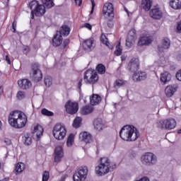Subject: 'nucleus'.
<instances>
[{
  "label": "nucleus",
  "mask_w": 181,
  "mask_h": 181,
  "mask_svg": "<svg viewBox=\"0 0 181 181\" xmlns=\"http://www.w3.org/2000/svg\"><path fill=\"white\" fill-rule=\"evenodd\" d=\"M63 156H64L63 148L60 146H57L54 150V162H60Z\"/></svg>",
  "instance_id": "4468645a"
},
{
  "label": "nucleus",
  "mask_w": 181,
  "mask_h": 181,
  "mask_svg": "<svg viewBox=\"0 0 181 181\" xmlns=\"http://www.w3.org/2000/svg\"><path fill=\"white\" fill-rule=\"evenodd\" d=\"M23 141L25 144V145L29 146V145L32 144V137H30V135L26 134L24 136H23Z\"/></svg>",
  "instance_id": "72a5a7b5"
},
{
  "label": "nucleus",
  "mask_w": 181,
  "mask_h": 181,
  "mask_svg": "<svg viewBox=\"0 0 181 181\" xmlns=\"http://www.w3.org/2000/svg\"><path fill=\"white\" fill-rule=\"evenodd\" d=\"M79 139L81 141H83L86 144H90L91 141H93V138L91 137V134H90L87 132H83L79 134Z\"/></svg>",
  "instance_id": "a211bd4d"
},
{
  "label": "nucleus",
  "mask_w": 181,
  "mask_h": 181,
  "mask_svg": "<svg viewBox=\"0 0 181 181\" xmlns=\"http://www.w3.org/2000/svg\"><path fill=\"white\" fill-rule=\"evenodd\" d=\"M57 33L61 35V36H69V35H70V28L66 25H62L60 28L59 33Z\"/></svg>",
  "instance_id": "c85d7f7f"
},
{
  "label": "nucleus",
  "mask_w": 181,
  "mask_h": 181,
  "mask_svg": "<svg viewBox=\"0 0 181 181\" xmlns=\"http://www.w3.org/2000/svg\"><path fill=\"white\" fill-rule=\"evenodd\" d=\"M111 169V165H110V160L107 157L100 158V165L95 168L96 175L99 176H103L105 173H108Z\"/></svg>",
  "instance_id": "39448f33"
},
{
  "label": "nucleus",
  "mask_w": 181,
  "mask_h": 181,
  "mask_svg": "<svg viewBox=\"0 0 181 181\" xmlns=\"http://www.w3.org/2000/svg\"><path fill=\"white\" fill-rule=\"evenodd\" d=\"M63 42V37L62 35H59L57 33V34L54 35V38L52 39V45L53 46H55V47H57V46H60L62 43Z\"/></svg>",
  "instance_id": "412c9836"
},
{
  "label": "nucleus",
  "mask_w": 181,
  "mask_h": 181,
  "mask_svg": "<svg viewBox=\"0 0 181 181\" xmlns=\"http://www.w3.org/2000/svg\"><path fill=\"white\" fill-rule=\"evenodd\" d=\"M16 97L18 100H23V98H25V92L22 90L18 91Z\"/></svg>",
  "instance_id": "c03bdc74"
},
{
  "label": "nucleus",
  "mask_w": 181,
  "mask_h": 181,
  "mask_svg": "<svg viewBox=\"0 0 181 181\" xmlns=\"http://www.w3.org/2000/svg\"><path fill=\"white\" fill-rule=\"evenodd\" d=\"M136 76V81H144V80H146V72L145 71L138 72Z\"/></svg>",
  "instance_id": "473e14b6"
},
{
  "label": "nucleus",
  "mask_w": 181,
  "mask_h": 181,
  "mask_svg": "<svg viewBox=\"0 0 181 181\" xmlns=\"http://www.w3.org/2000/svg\"><path fill=\"white\" fill-rule=\"evenodd\" d=\"M157 127L160 129H173L176 127V120L175 119H168L157 122Z\"/></svg>",
  "instance_id": "6e6552de"
},
{
  "label": "nucleus",
  "mask_w": 181,
  "mask_h": 181,
  "mask_svg": "<svg viewBox=\"0 0 181 181\" xmlns=\"http://www.w3.org/2000/svg\"><path fill=\"white\" fill-rule=\"evenodd\" d=\"M43 5L39 4V1L34 0L30 3V8L31 9V19L35 18L33 13L35 12L36 16H42L46 13V8L50 9L54 6V2L53 0H41Z\"/></svg>",
  "instance_id": "f257e3e1"
},
{
  "label": "nucleus",
  "mask_w": 181,
  "mask_h": 181,
  "mask_svg": "<svg viewBox=\"0 0 181 181\" xmlns=\"http://www.w3.org/2000/svg\"><path fill=\"white\" fill-rule=\"evenodd\" d=\"M18 84L23 90H28L32 87V82L29 79H22L18 81Z\"/></svg>",
  "instance_id": "f3484780"
},
{
  "label": "nucleus",
  "mask_w": 181,
  "mask_h": 181,
  "mask_svg": "<svg viewBox=\"0 0 181 181\" xmlns=\"http://www.w3.org/2000/svg\"><path fill=\"white\" fill-rule=\"evenodd\" d=\"M172 79V75L168 72H165L160 74V82L163 84H168L169 81Z\"/></svg>",
  "instance_id": "4be33fe9"
},
{
  "label": "nucleus",
  "mask_w": 181,
  "mask_h": 181,
  "mask_svg": "<svg viewBox=\"0 0 181 181\" xmlns=\"http://www.w3.org/2000/svg\"><path fill=\"white\" fill-rule=\"evenodd\" d=\"M8 180V178H4L3 180H0V181H6Z\"/></svg>",
  "instance_id": "774afa93"
},
{
  "label": "nucleus",
  "mask_w": 181,
  "mask_h": 181,
  "mask_svg": "<svg viewBox=\"0 0 181 181\" xmlns=\"http://www.w3.org/2000/svg\"><path fill=\"white\" fill-rule=\"evenodd\" d=\"M84 28H86L87 29H89V30H91L92 26L90 25V23H85L83 25Z\"/></svg>",
  "instance_id": "864d4df0"
},
{
  "label": "nucleus",
  "mask_w": 181,
  "mask_h": 181,
  "mask_svg": "<svg viewBox=\"0 0 181 181\" xmlns=\"http://www.w3.org/2000/svg\"><path fill=\"white\" fill-rule=\"evenodd\" d=\"M41 112L43 115H47V117H53V115H54L52 112H50L45 108L42 109Z\"/></svg>",
  "instance_id": "37998d69"
},
{
  "label": "nucleus",
  "mask_w": 181,
  "mask_h": 181,
  "mask_svg": "<svg viewBox=\"0 0 181 181\" xmlns=\"http://www.w3.org/2000/svg\"><path fill=\"white\" fill-rule=\"evenodd\" d=\"M83 121V119L80 117H77L74 120L73 123L74 128H80L81 127V122Z\"/></svg>",
  "instance_id": "f704fd0d"
},
{
  "label": "nucleus",
  "mask_w": 181,
  "mask_h": 181,
  "mask_svg": "<svg viewBox=\"0 0 181 181\" xmlns=\"http://www.w3.org/2000/svg\"><path fill=\"white\" fill-rule=\"evenodd\" d=\"M124 11H125V12H127V13L129 16V11H128V9L127 8H124Z\"/></svg>",
  "instance_id": "0e129e2a"
},
{
  "label": "nucleus",
  "mask_w": 181,
  "mask_h": 181,
  "mask_svg": "<svg viewBox=\"0 0 181 181\" xmlns=\"http://www.w3.org/2000/svg\"><path fill=\"white\" fill-rule=\"evenodd\" d=\"M177 30L178 33H181V21L177 24Z\"/></svg>",
  "instance_id": "3c124183"
},
{
  "label": "nucleus",
  "mask_w": 181,
  "mask_h": 181,
  "mask_svg": "<svg viewBox=\"0 0 181 181\" xmlns=\"http://www.w3.org/2000/svg\"><path fill=\"white\" fill-rule=\"evenodd\" d=\"M5 144H6L7 145H11V141L9 140V139H6L4 140Z\"/></svg>",
  "instance_id": "bf43d9fd"
},
{
  "label": "nucleus",
  "mask_w": 181,
  "mask_h": 181,
  "mask_svg": "<svg viewBox=\"0 0 181 181\" xmlns=\"http://www.w3.org/2000/svg\"><path fill=\"white\" fill-rule=\"evenodd\" d=\"M170 6L173 9H181V0H170Z\"/></svg>",
  "instance_id": "7c9ffc66"
},
{
  "label": "nucleus",
  "mask_w": 181,
  "mask_h": 181,
  "mask_svg": "<svg viewBox=\"0 0 181 181\" xmlns=\"http://www.w3.org/2000/svg\"><path fill=\"white\" fill-rule=\"evenodd\" d=\"M90 2L92 4V9L90 11V15H93V13L94 12V8H95V3L94 2V0H90Z\"/></svg>",
  "instance_id": "09e8293b"
},
{
  "label": "nucleus",
  "mask_w": 181,
  "mask_h": 181,
  "mask_svg": "<svg viewBox=\"0 0 181 181\" xmlns=\"http://www.w3.org/2000/svg\"><path fill=\"white\" fill-rule=\"evenodd\" d=\"M116 48L117 49L115 51V54H116V56H121L122 54V48L121 47V43L119 42Z\"/></svg>",
  "instance_id": "79ce46f5"
},
{
  "label": "nucleus",
  "mask_w": 181,
  "mask_h": 181,
  "mask_svg": "<svg viewBox=\"0 0 181 181\" xmlns=\"http://www.w3.org/2000/svg\"><path fill=\"white\" fill-rule=\"evenodd\" d=\"M67 177H68V175H65L62 177V178L59 181H66V178H67Z\"/></svg>",
  "instance_id": "13d9d810"
},
{
  "label": "nucleus",
  "mask_w": 181,
  "mask_h": 181,
  "mask_svg": "<svg viewBox=\"0 0 181 181\" xmlns=\"http://www.w3.org/2000/svg\"><path fill=\"white\" fill-rule=\"evenodd\" d=\"M83 47L84 50H88V52L93 50V49H94L95 47L94 40H93V38H89L88 40H84Z\"/></svg>",
  "instance_id": "dca6fc26"
},
{
  "label": "nucleus",
  "mask_w": 181,
  "mask_h": 181,
  "mask_svg": "<svg viewBox=\"0 0 181 181\" xmlns=\"http://www.w3.org/2000/svg\"><path fill=\"white\" fill-rule=\"evenodd\" d=\"M65 108L67 114L74 115L78 111V103L69 100L65 104Z\"/></svg>",
  "instance_id": "9b49d317"
},
{
  "label": "nucleus",
  "mask_w": 181,
  "mask_h": 181,
  "mask_svg": "<svg viewBox=\"0 0 181 181\" xmlns=\"http://www.w3.org/2000/svg\"><path fill=\"white\" fill-rule=\"evenodd\" d=\"M136 38V30L132 29L129 32L127 38L126 40V46L131 47L132 45H135V40Z\"/></svg>",
  "instance_id": "ddd939ff"
},
{
  "label": "nucleus",
  "mask_w": 181,
  "mask_h": 181,
  "mask_svg": "<svg viewBox=\"0 0 181 181\" xmlns=\"http://www.w3.org/2000/svg\"><path fill=\"white\" fill-rule=\"evenodd\" d=\"M75 2L78 6H81V4H83V0H75Z\"/></svg>",
  "instance_id": "6e6d98bb"
},
{
  "label": "nucleus",
  "mask_w": 181,
  "mask_h": 181,
  "mask_svg": "<svg viewBox=\"0 0 181 181\" xmlns=\"http://www.w3.org/2000/svg\"><path fill=\"white\" fill-rule=\"evenodd\" d=\"M129 158H131V159H134V158H136V148L133 147L129 151Z\"/></svg>",
  "instance_id": "a19ab883"
},
{
  "label": "nucleus",
  "mask_w": 181,
  "mask_h": 181,
  "mask_svg": "<svg viewBox=\"0 0 181 181\" xmlns=\"http://www.w3.org/2000/svg\"><path fill=\"white\" fill-rule=\"evenodd\" d=\"M29 52H30V48H29V46H25L23 47L24 54H28Z\"/></svg>",
  "instance_id": "49530a36"
},
{
  "label": "nucleus",
  "mask_w": 181,
  "mask_h": 181,
  "mask_svg": "<svg viewBox=\"0 0 181 181\" xmlns=\"http://www.w3.org/2000/svg\"><path fill=\"white\" fill-rule=\"evenodd\" d=\"M91 105H98L101 103V96L97 94H93L90 98Z\"/></svg>",
  "instance_id": "5701e85b"
},
{
  "label": "nucleus",
  "mask_w": 181,
  "mask_h": 181,
  "mask_svg": "<svg viewBox=\"0 0 181 181\" xmlns=\"http://www.w3.org/2000/svg\"><path fill=\"white\" fill-rule=\"evenodd\" d=\"M107 26H109L110 28H112V26H114V23L111 21H109L107 22Z\"/></svg>",
  "instance_id": "4d7b16f0"
},
{
  "label": "nucleus",
  "mask_w": 181,
  "mask_h": 181,
  "mask_svg": "<svg viewBox=\"0 0 181 181\" xmlns=\"http://www.w3.org/2000/svg\"><path fill=\"white\" fill-rule=\"evenodd\" d=\"M28 117L22 112L15 111L10 114L8 123L14 128L21 129L26 126Z\"/></svg>",
  "instance_id": "f03ea898"
},
{
  "label": "nucleus",
  "mask_w": 181,
  "mask_h": 181,
  "mask_svg": "<svg viewBox=\"0 0 181 181\" xmlns=\"http://www.w3.org/2000/svg\"><path fill=\"white\" fill-rule=\"evenodd\" d=\"M167 97H172L176 93V88L172 86H168L165 89Z\"/></svg>",
  "instance_id": "c756f323"
},
{
  "label": "nucleus",
  "mask_w": 181,
  "mask_h": 181,
  "mask_svg": "<svg viewBox=\"0 0 181 181\" xmlns=\"http://www.w3.org/2000/svg\"><path fill=\"white\" fill-rule=\"evenodd\" d=\"M0 129H2V122L0 121Z\"/></svg>",
  "instance_id": "338daca9"
},
{
  "label": "nucleus",
  "mask_w": 181,
  "mask_h": 181,
  "mask_svg": "<svg viewBox=\"0 0 181 181\" xmlns=\"http://www.w3.org/2000/svg\"><path fill=\"white\" fill-rule=\"evenodd\" d=\"M141 8L146 12L151 11V8H152V0H142Z\"/></svg>",
  "instance_id": "b1692460"
},
{
  "label": "nucleus",
  "mask_w": 181,
  "mask_h": 181,
  "mask_svg": "<svg viewBox=\"0 0 181 181\" xmlns=\"http://www.w3.org/2000/svg\"><path fill=\"white\" fill-rule=\"evenodd\" d=\"M127 81L122 80V79H117L115 82V88H119V87H122V86H125Z\"/></svg>",
  "instance_id": "c9c22d12"
},
{
  "label": "nucleus",
  "mask_w": 181,
  "mask_h": 181,
  "mask_svg": "<svg viewBox=\"0 0 181 181\" xmlns=\"http://www.w3.org/2000/svg\"><path fill=\"white\" fill-rule=\"evenodd\" d=\"M170 47V40L164 38L162 41V46H158L159 52H163V49H169Z\"/></svg>",
  "instance_id": "393cba45"
},
{
  "label": "nucleus",
  "mask_w": 181,
  "mask_h": 181,
  "mask_svg": "<svg viewBox=\"0 0 181 181\" xmlns=\"http://www.w3.org/2000/svg\"><path fill=\"white\" fill-rule=\"evenodd\" d=\"M134 134H135V127L132 125H125L121 129L119 132V136L123 141L132 142V141H135L136 139V137L132 139Z\"/></svg>",
  "instance_id": "7ed1b4c3"
},
{
  "label": "nucleus",
  "mask_w": 181,
  "mask_h": 181,
  "mask_svg": "<svg viewBox=\"0 0 181 181\" xmlns=\"http://www.w3.org/2000/svg\"><path fill=\"white\" fill-rule=\"evenodd\" d=\"M53 83V79L52 78V76H46L45 77V84L46 87H50L52 84Z\"/></svg>",
  "instance_id": "4c0bfd02"
},
{
  "label": "nucleus",
  "mask_w": 181,
  "mask_h": 181,
  "mask_svg": "<svg viewBox=\"0 0 181 181\" xmlns=\"http://www.w3.org/2000/svg\"><path fill=\"white\" fill-rule=\"evenodd\" d=\"M150 16L153 18V19H162V16H163V13H162V11H160V9L156 8L150 11Z\"/></svg>",
  "instance_id": "2eb2a0df"
},
{
  "label": "nucleus",
  "mask_w": 181,
  "mask_h": 181,
  "mask_svg": "<svg viewBox=\"0 0 181 181\" xmlns=\"http://www.w3.org/2000/svg\"><path fill=\"white\" fill-rule=\"evenodd\" d=\"M96 71L98 74H104L105 73V66L102 64H99L96 67Z\"/></svg>",
  "instance_id": "e433bc0d"
},
{
  "label": "nucleus",
  "mask_w": 181,
  "mask_h": 181,
  "mask_svg": "<svg viewBox=\"0 0 181 181\" xmlns=\"http://www.w3.org/2000/svg\"><path fill=\"white\" fill-rule=\"evenodd\" d=\"M121 60H122V62H125V60H127V57L126 56H122L121 57Z\"/></svg>",
  "instance_id": "680f3d73"
},
{
  "label": "nucleus",
  "mask_w": 181,
  "mask_h": 181,
  "mask_svg": "<svg viewBox=\"0 0 181 181\" xmlns=\"http://www.w3.org/2000/svg\"><path fill=\"white\" fill-rule=\"evenodd\" d=\"M93 127L96 131H103L105 127L103 119H95L93 122Z\"/></svg>",
  "instance_id": "6ab92c4d"
},
{
  "label": "nucleus",
  "mask_w": 181,
  "mask_h": 181,
  "mask_svg": "<svg viewBox=\"0 0 181 181\" xmlns=\"http://www.w3.org/2000/svg\"><path fill=\"white\" fill-rule=\"evenodd\" d=\"M33 134L37 136V138H40L42 135H43V127L42 126L37 124L34 127V130Z\"/></svg>",
  "instance_id": "a878e982"
},
{
  "label": "nucleus",
  "mask_w": 181,
  "mask_h": 181,
  "mask_svg": "<svg viewBox=\"0 0 181 181\" xmlns=\"http://www.w3.org/2000/svg\"><path fill=\"white\" fill-rule=\"evenodd\" d=\"M81 86H83V79H80V81L78 83V88L79 90H81Z\"/></svg>",
  "instance_id": "5fc2aeb1"
},
{
  "label": "nucleus",
  "mask_w": 181,
  "mask_h": 181,
  "mask_svg": "<svg viewBox=\"0 0 181 181\" xmlns=\"http://www.w3.org/2000/svg\"><path fill=\"white\" fill-rule=\"evenodd\" d=\"M127 69H128L129 71L135 73V70H136V58H132L130 60V62L127 66Z\"/></svg>",
  "instance_id": "bb28decb"
},
{
  "label": "nucleus",
  "mask_w": 181,
  "mask_h": 181,
  "mask_svg": "<svg viewBox=\"0 0 181 181\" xmlns=\"http://www.w3.org/2000/svg\"><path fill=\"white\" fill-rule=\"evenodd\" d=\"M30 77L35 83L42 81L43 74L42 73V70H40V65L39 64L33 63L30 65Z\"/></svg>",
  "instance_id": "20e7f679"
},
{
  "label": "nucleus",
  "mask_w": 181,
  "mask_h": 181,
  "mask_svg": "<svg viewBox=\"0 0 181 181\" xmlns=\"http://www.w3.org/2000/svg\"><path fill=\"white\" fill-rule=\"evenodd\" d=\"M49 180V172L45 171L42 175V181Z\"/></svg>",
  "instance_id": "a18cd8bd"
},
{
  "label": "nucleus",
  "mask_w": 181,
  "mask_h": 181,
  "mask_svg": "<svg viewBox=\"0 0 181 181\" xmlns=\"http://www.w3.org/2000/svg\"><path fill=\"white\" fill-rule=\"evenodd\" d=\"M88 175V168L87 166L81 167L78 170L74 175V181H85Z\"/></svg>",
  "instance_id": "9d476101"
},
{
  "label": "nucleus",
  "mask_w": 181,
  "mask_h": 181,
  "mask_svg": "<svg viewBox=\"0 0 181 181\" xmlns=\"http://www.w3.org/2000/svg\"><path fill=\"white\" fill-rule=\"evenodd\" d=\"M52 134L55 139H57V141H63L66 137L67 130H66V127L62 124H57L53 128Z\"/></svg>",
  "instance_id": "423d86ee"
},
{
  "label": "nucleus",
  "mask_w": 181,
  "mask_h": 181,
  "mask_svg": "<svg viewBox=\"0 0 181 181\" xmlns=\"http://www.w3.org/2000/svg\"><path fill=\"white\" fill-rule=\"evenodd\" d=\"M25 170V164L23 163H18L16 168V175H19Z\"/></svg>",
  "instance_id": "2f4dec72"
},
{
  "label": "nucleus",
  "mask_w": 181,
  "mask_h": 181,
  "mask_svg": "<svg viewBox=\"0 0 181 181\" xmlns=\"http://www.w3.org/2000/svg\"><path fill=\"white\" fill-rule=\"evenodd\" d=\"M74 142V134H71L68 136L67 141H66V145L67 146H71L73 145V143Z\"/></svg>",
  "instance_id": "ea45409f"
},
{
  "label": "nucleus",
  "mask_w": 181,
  "mask_h": 181,
  "mask_svg": "<svg viewBox=\"0 0 181 181\" xmlns=\"http://www.w3.org/2000/svg\"><path fill=\"white\" fill-rule=\"evenodd\" d=\"M12 28H13V32L15 33L16 32V22L13 21L12 24Z\"/></svg>",
  "instance_id": "603ef678"
},
{
  "label": "nucleus",
  "mask_w": 181,
  "mask_h": 181,
  "mask_svg": "<svg viewBox=\"0 0 181 181\" xmlns=\"http://www.w3.org/2000/svg\"><path fill=\"white\" fill-rule=\"evenodd\" d=\"M103 16L105 18H114V6L111 3H106L103 6Z\"/></svg>",
  "instance_id": "f8f14e48"
},
{
  "label": "nucleus",
  "mask_w": 181,
  "mask_h": 181,
  "mask_svg": "<svg viewBox=\"0 0 181 181\" xmlns=\"http://www.w3.org/2000/svg\"><path fill=\"white\" fill-rule=\"evenodd\" d=\"M141 162L146 166H152L158 162V157L153 153L146 152L141 156Z\"/></svg>",
  "instance_id": "0eeeda50"
},
{
  "label": "nucleus",
  "mask_w": 181,
  "mask_h": 181,
  "mask_svg": "<svg viewBox=\"0 0 181 181\" xmlns=\"http://www.w3.org/2000/svg\"><path fill=\"white\" fill-rule=\"evenodd\" d=\"M133 81H136V78H135V74H134V76H133Z\"/></svg>",
  "instance_id": "69168bd1"
},
{
  "label": "nucleus",
  "mask_w": 181,
  "mask_h": 181,
  "mask_svg": "<svg viewBox=\"0 0 181 181\" xmlns=\"http://www.w3.org/2000/svg\"><path fill=\"white\" fill-rule=\"evenodd\" d=\"M83 79L86 84L93 85L98 81V74L95 71L88 69L84 73Z\"/></svg>",
  "instance_id": "1a4fd4ad"
},
{
  "label": "nucleus",
  "mask_w": 181,
  "mask_h": 181,
  "mask_svg": "<svg viewBox=\"0 0 181 181\" xmlns=\"http://www.w3.org/2000/svg\"><path fill=\"white\" fill-rule=\"evenodd\" d=\"M175 77L179 81H181V69L177 72Z\"/></svg>",
  "instance_id": "de8ad7c7"
},
{
  "label": "nucleus",
  "mask_w": 181,
  "mask_h": 181,
  "mask_svg": "<svg viewBox=\"0 0 181 181\" xmlns=\"http://www.w3.org/2000/svg\"><path fill=\"white\" fill-rule=\"evenodd\" d=\"M69 43L70 40L69 39L64 40L62 44L63 47H66Z\"/></svg>",
  "instance_id": "8fccbe9b"
},
{
  "label": "nucleus",
  "mask_w": 181,
  "mask_h": 181,
  "mask_svg": "<svg viewBox=\"0 0 181 181\" xmlns=\"http://www.w3.org/2000/svg\"><path fill=\"white\" fill-rule=\"evenodd\" d=\"M2 93H4V88L2 87H0V97L2 95Z\"/></svg>",
  "instance_id": "e2e57ef3"
},
{
  "label": "nucleus",
  "mask_w": 181,
  "mask_h": 181,
  "mask_svg": "<svg viewBox=\"0 0 181 181\" xmlns=\"http://www.w3.org/2000/svg\"><path fill=\"white\" fill-rule=\"evenodd\" d=\"M152 43V39L149 37H141L138 45L139 46H149Z\"/></svg>",
  "instance_id": "aec40b11"
},
{
  "label": "nucleus",
  "mask_w": 181,
  "mask_h": 181,
  "mask_svg": "<svg viewBox=\"0 0 181 181\" xmlns=\"http://www.w3.org/2000/svg\"><path fill=\"white\" fill-rule=\"evenodd\" d=\"M94 111V107L91 105H86L82 107L81 113L82 115H88Z\"/></svg>",
  "instance_id": "cd10ccee"
},
{
  "label": "nucleus",
  "mask_w": 181,
  "mask_h": 181,
  "mask_svg": "<svg viewBox=\"0 0 181 181\" xmlns=\"http://www.w3.org/2000/svg\"><path fill=\"white\" fill-rule=\"evenodd\" d=\"M6 60L8 62V64H11V59H9V56H6Z\"/></svg>",
  "instance_id": "052dcab7"
},
{
  "label": "nucleus",
  "mask_w": 181,
  "mask_h": 181,
  "mask_svg": "<svg viewBox=\"0 0 181 181\" xmlns=\"http://www.w3.org/2000/svg\"><path fill=\"white\" fill-rule=\"evenodd\" d=\"M101 42L105 45L106 46H107V47H109V49H112V46L110 47V42H108V38H107V37L105 36V35L102 34L101 35Z\"/></svg>",
  "instance_id": "58836bf2"
}]
</instances>
